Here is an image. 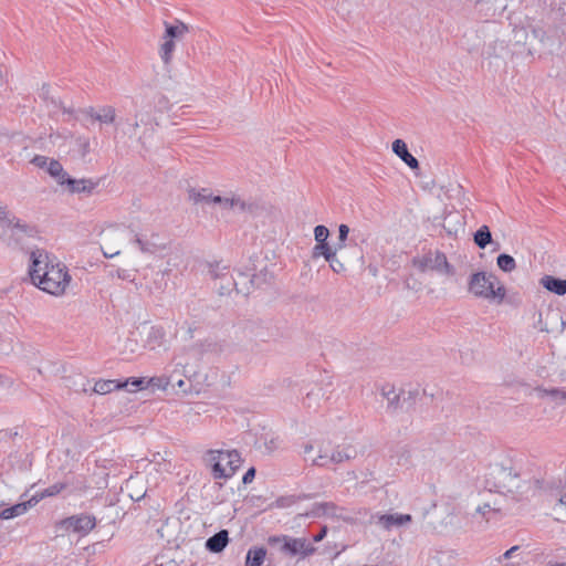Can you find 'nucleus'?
<instances>
[{"label":"nucleus","mask_w":566,"mask_h":566,"mask_svg":"<svg viewBox=\"0 0 566 566\" xmlns=\"http://www.w3.org/2000/svg\"><path fill=\"white\" fill-rule=\"evenodd\" d=\"M228 542H229L228 531L222 530L207 539L206 548L212 553H220L226 548V546L228 545Z\"/></svg>","instance_id":"6ab92c4d"},{"label":"nucleus","mask_w":566,"mask_h":566,"mask_svg":"<svg viewBox=\"0 0 566 566\" xmlns=\"http://www.w3.org/2000/svg\"><path fill=\"white\" fill-rule=\"evenodd\" d=\"M95 525L96 518L90 514L72 515L57 523L60 530L76 533L82 536L88 534Z\"/></svg>","instance_id":"6e6552de"},{"label":"nucleus","mask_w":566,"mask_h":566,"mask_svg":"<svg viewBox=\"0 0 566 566\" xmlns=\"http://www.w3.org/2000/svg\"><path fill=\"white\" fill-rule=\"evenodd\" d=\"M518 547L517 546H513L511 547L510 549H507L505 553H504V558H510L512 556V554L517 551Z\"/></svg>","instance_id":"864d4df0"},{"label":"nucleus","mask_w":566,"mask_h":566,"mask_svg":"<svg viewBox=\"0 0 566 566\" xmlns=\"http://www.w3.org/2000/svg\"><path fill=\"white\" fill-rule=\"evenodd\" d=\"M128 231L126 229H109L103 234L102 251L105 258H114L120 253L119 247L126 239Z\"/></svg>","instance_id":"9d476101"},{"label":"nucleus","mask_w":566,"mask_h":566,"mask_svg":"<svg viewBox=\"0 0 566 566\" xmlns=\"http://www.w3.org/2000/svg\"><path fill=\"white\" fill-rule=\"evenodd\" d=\"M324 396V390L319 385H312L307 388L302 403L305 408L315 410L319 407Z\"/></svg>","instance_id":"f3484780"},{"label":"nucleus","mask_w":566,"mask_h":566,"mask_svg":"<svg viewBox=\"0 0 566 566\" xmlns=\"http://www.w3.org/2000/svg\"><path fill=\"white\" fill-rule=\"evenodd\" d=\"M133 243L145 254H156L168 248L167 242L159 233L155 232L150 234H134Z\"/></svg>","instance_id":"1a4fd4ad"},{"label":"nucleus","mask_w":566,"mask_h":566,"mask_svg":"<svg viewBox=\"0 0 566 566\" xmlns=\"http://www.w3.org/2000/svg\"><path fill=\"white\" fill-rule=\"evenodd\" d=\"M49 160H50V158L46 157V156L36 155V156L33 157L31 163L34 166H36L38 168L46 169L48 170Z\"/></svg>","instance_id":"c03bdc74"},{"label":"nucleus","mask_w":566,"mask_h":566,"mask_svg":"<svg viewBox=\"0 0 566 566\" xmlns=\"http://www.w3.org/2000/svg\"><path fill=\"white\" fill-rule=\"evenodd\" d=\"M39 502L38 496L31 497L29 501L14 504L0 512V518L10 520L25 514L31 507Z\"/></svg>","instance_id":"4468645a"},{"label":"nucleus","mask_w":566,"mask_h":566,"mask_svg":"<svg viewBox=\"0 0 566 566\" xmlns=\"http://www.w3.org/2000/svg\"><path fill=\"white\" fill-rule=\"evenodd\" d=\"M549 566H566L565 563H554V564H549Z\"/></svg>","instance_id":"13d9d810"},{"label":"nucleus","mask_w":566,"mask_h":566,"mask_svg":"<svg viewBox=\"0 0 566 566\" xmlns=\"http://www.w3.org/2000/svg\"><path fill=\"white\" fill-rule=\"evenodd\" d=\"M48 174L56 179L59 185H65L66 179H69V175L64 171L63 166L60 161L50 158L48 166Z\"/></svg>","instance_id":"bb28decb"},{"label":"nucleus","mask_w":566,"mask_h":566,"mask_svg":"<svg viewBox=\"0 0 566 566\" xmlns=\"http://www.w3.org/2000/svg\"><path fill=\"white\" fill-rule=\"evenodd\" d=\"M15 347V338L10 333H0V356H9Z\"/></svg>","instance_id":"7c9ffc66"},{"label":"nucleus","mask_w":566,"mask_h":566,"mask_svg":"<svg viewBox=\"0 0 566 566\" xmlns=\"http://www.w3.org/2000/svg\"><path fill=\"white\" fill-rule=\"evenodd\" d=\"M86 114H87L88 116H91L92 118H94V119H95V115H96L97 113H95V112H94V109L91 107V108H88V109L86 111Z\"/></svg>","instance_id":"6e6d98bb"},{"label":"nucleus","mask_w":566,"mask_h":566,"mask_svg":"<svg viewBox=\"0 0 566 566\" xmlns=\"http://www.w3.org/2000/svg\"><path fill=\"white\" fill-rule=\"evenodd\" d=\"M392 151L411 169L419 168V161L413 157L402 139H396L392 143Z\"/></svg>","instance_id":"2eb2a0df"},{"label":"nucleus","mask_w":566,"mask_h":566,"mask_svg":"<svg viewBox=\"0 0 566 566\" xmlns=\"http://www.w3.org/2000/svg\"><path fill=\"white\" fill-rule=\"evenodd\" d=\"M6 217H7V210H6V207L0 206V220L6 219Z\"/></svg>","instance_id":"5fc2aeb1"},{"label":"nucleus","mask_w":566,"mask_h":566,"mask_svg":"<svg viewBox=\"0 0 566 566\" xmlns=\"http://www.w3.org/2000/svg\"><path fill=\"white\" fill-rule=\"evenodd\" d=\"M496 264L505 273H511L516 269L514 258L506 253H502L496 258Z\"/></svg>","instance_id":"f704fd0d"},{"label":"nucleus","mask_w":566,"mask_h":566,"mask_svg":"<svg viewBox=\"0 0 566 566\" xmlns=\"http://www.w3.org/2000/svg\"><path fill=\"white\" fill-rule=\"evenodd\" d=\"M273 548H276L279 552L282 553V544H277L276 546H272Z\"/></svg>","instance_id":"bf43d9fd"},{"label":"nucleus","mask_w":566,"mask_h":566,"mask_svg":"<svg viewBox=\"0 0 566 566\" xmlns=\"http://www.w3.org/2000/svg\"><path fill=\"white\" fill-rule=\"evenodd\" d=\"M338 507L333 502H322V503H315L311 511L306 513L307 516H338L337 514Z\"/></svg>","instance_id":"4be33fe9"},{"label":"nucleus","mask_w":566,"mask_h":566,"mask_svg":"<svg viewBox=\"0 0 566 566\" xmlns=\"http://www.w3.org/2000/svg\"><path fill=\"white\" fill-rule=\"evenodd\" d=\"M337 253H334L332 258L327 260L333 272L339 274L345 272V264L337 258Z\"/></svg>","instance_id":"a19ab883"},{"label":"nucleus","mask_w":566,"mask_h":566,"mask_svg":"<svg viewBox=\"0 0 566 566\" xmlns=\"http://www.w3.org/2000/svg\"><path fill=\"white\" fill-rule=\"evenodd\" d=\"M128 386V381L120 382L115 379H99L95 382L93 387V392L98 395H106L112 392L115 389L126 388Z\"/></svg>","instance_id":"5701e85b"},{"label":"nucleus","mask_w":566,"mask_h":566,"mask_svg":"<svg viewBox=\"0 0 566 566\" xmlns=\"http://www.w3.org/2000/svg\"><path fill=\"white\" fill-rule=\"evenodd\" d=\"M542 285L557 295L566 294V280L558 279L552 275H545L541 280Z\"/></svg>","instance_id":"a878e982"},{"label":"nucleus","mask_w":566,"mask_h":566,"mask_svg":"<svg viewBox=\"0 0 566 566\" xmlns=\"http://www.w3.org/2000/svg\"><path fill=\"white\" fill-rule=\"evenodd\" d=\"M15 227H17V228H20V229H22V230L24 229V226H21L19 222H18V223H15Z\"/></svg>","instance_id":"052dcab7"},{"label":"nucleus","mask_w":566,"mask_h":566,"mask_svg":"<svg viewBox=\"0 0 566 566\" xmlns=\"http://www.w3.org/2000/svg\"><path fill=\"white\" fill-rule=\"evenodd\" d=\"M67 482H57L44 489L38 496L39 501L44 497L55 496L67 488Z\"/></svg>","instance_id":"c9c22d12"},{"label":"nucleus","mask_w":566,"mask_h":566,"mask_svg":"<svg viewBox=\"0 0 566 566\" xmlns=\"http://www.w3.org/2000/svg\"><path fill=\"white\" fill-rule=\"evenodd\" d=\"M282 439L279 436H275L273 433H268L264 436V451L269 454L273 453L276 450H280L282 447Z\"/></svg>","instance_id":"72a5a7b5"},{"label":"nucleus","mask_w":566,"mask_h":566,"mask_svg":"<svg viewBox=\"0 0 566 566\" xmlns=\"http://www.w3.org/2000/svg\"><path fill=\"white\" fill-rule=\"evenodd\" d=\"M532 35L539 42H543L546 36V32L542 28H533Z\"/></svg>","instance_id":"09e8293b"},{"label":"nucleus","mask_w":566,"mask_h":566,"mask_svg":"<svg viewBox=\"0 0 566 566\" xmlns=\"http://www.w3.org/2000/svg\"><path fill=\"white\" fill-rule=\"evenodd\" d=\"M213 195L207 188L190 189L189 199L195 203H212Z\"/></svg>","instance_id":"c756f323"},{"label":"nucleus","mask_w":566,"mask_h":566,"mask_svg":"<svg viewBox=\"0 0 566 566\" xmlns=\"http://www.w3.org/2000/svg\"><path fill=\"white\" fill-rule=\"evenodd\" d=\"M421 271L434 270L448 275L454 273V268L448 262V259L443 252L436 251L423 256L418 264Z\"/></svg>","instance_id":"9b49d317"},{"label":"nucleus","mask_w":566,"mask_h":566,"mask_svg":"<svg viewBox=\"0 0 566 566\" xmlns=\"http://www.w3.org/2000/svg\"><path fill=\"white\" fill-rule=\"evenodd\" d=\"M538 396L543 399H547L556 406H565L566 405V390L558 388H539L537 389Z\"/></svg>","instance_id":"b1692460"},{"label":"nucleus","mask_w":566,"mask_h":566,"mask_svg":"<svg viewBox=\"0 0 566 566\" xmlns=\"http://www.w3.org/2000/svg\"><path fill=\"white\" fill-rule=\"evenodd\" d=\"M51 86L49 84H43L39 90V97L43 99L48 105H51L54 109H62L64 113H72V109L63 106L62 102L55 98L52 94Z\"/></svg>","instance_id":"393cba45"},{"label":"nucleus","mask_w":566,"mask_h":566,"mask_svg":"<svg viewBox=\"0 0 566 566\" xmlns=\"http://www.w3.org/2000/svg\"><path fill=\"white\" fill-rule=\"evenodd\" d=\"M176 385L178 386V388H180L184 392H187V388L185 387L186 386V382L184 379H178L176 381Z\"/></svg>","instance_id":"603ef678"},{"label":"nucleus","mask_w":566,"mask_h":566,"mask_svg":"<svg viewBox=\"0 0 566 566\" xmlns=\"http://www.w3.org/2000/svg\"><path fill=\"white\" fill-rule=\"evenodd\" d=\"M175 360L174 369L169 375L148 378L146 387L166 390L168 386L175 380V375H182L188 379H191L197 375V370L190 368L188 361L182 359V357L178 356L175 358Z\"/></svg>","instance_id":"0eeeda50"},{"label":"nucleus","mask_w":566,"mask_h":566,"mask_svg":"<svg viewBox=\"0 0 566 566\" xmlns=\"http://www.w3.org/2000/svg\"><path fill=\"white\" fill-rule=\"evenodd\" d=\"M492 241V235L490 232V229L488 226H482L475 233H474V242L475 244L484 249L489 243Z\"/></svg>","instance_id":"473e14b6"},{"label":"nucleus","mask_w":566,"mask_h":566,"mask_svg":"<svg viewBox=\"0 0 566 566\" xmlns=\"http://www.w3.org/2000/svg\"><path fill=\"white\" fill-rule=\"evenodd\" d=\"M212 203L220 205L224 209L230 210H240L243 211L245 209V203L241 201L239 198H228V197H221V196H213Z\"/></svg>","instance_id":"cd10ccee"},{"label":"nucleus","mask_w":566,"mask_h":566,"mask_svg":"<svg viewBox=\"0 0 566 566\" xmlns=\"http://www.w3.org/2000/svg\"><path fill=\"white\" fill-rule=\"evenodd\" d=\"M411 452L408 447H402L398 455V464L405 465L410 462Z\"/></svg>","instance_id":"37998d69"},{"label":"nucleus","mask_w":566,"mask_h":566,"mask_svg":"<svg viewBox=\"0 0 566 566\" xmlns=\"http://www.w3.org/2000/svg\"><path fill=\"white\" fill-rule=\"evenodd\" d=\"M468 291L479 298L495 301L501 304L505 296V286L494 273L479 271L472 273L468 281Z\"/></svg>","instance_id":"7ed1b4c3"},{"label":"nucleus","mask_w":566,"mask_h":566,"mask_svg":"<svg viewBox=\"0 0 566 566\" xmlns=\"http://www.w3.org/2000/svg\"><path fill=\"white\" fill-rule=\"evenodd\" d=\"M29 275L36 287L54 296L63 295L72 280L67 268L43 249L31 251Z\"/></svg>","instance_id":"f03ea898"},{"label":"nucleus","mask_w":566,"mask_h":566,"mask_svg":"<svg viewBox=\"0 0 566 566\" xmlns=\"http://www.w3.org/2000/svg\"><path fill=\"white\" fill-rule=\"evenodd\" d=\"M254 476H255V469L250 468L243 475L242 482L244 484L251 483L253 481Z\"/></svg>","instance_id":"8fccbe9b"},{"label":"nucleus","mask_w":566,"mask_h":566,"mask_svg":"<svg viewBox=\"0 0 566 566\" xmlns=\"http://www.w3.org/2000/svg\"><path fill=\"white\" fill-rule=\"evenodd\" d=\"M268 543L270 546L282 544V553L291 557L297 555L305 557L315 552V547L305 538H293L287 535L271 536Z\"/></svg>","instance_id":"423d86ee"},{"label":"nucleus","mask_w":566,"mask_h":566,"mask_svg":"<svg viewBox=\"0 0 566 566\" xmlns=\"http://www.w3.org/2000/svg\"><path fill=\"white\" fill-rule=\"evenodd\" d=\"M337 251L336 247L332 248L328 242H316V245L313 248V258L324 256L327 261Z\"/></svg>","instance_id":"2f4dec72"},{"label":"nucleus","mask_w":566,"mask_h":566,"mask_svg":"<svg viewBox=\"0 0 566 566\" xmlns=\"http://www.w3.org/2000/svg\"><path fill=\"white\" fill-rule=\"evenodd\" d=\"M176 49V41L168 39L164 35L160 38L158 54L164 65H170Z\"/></svg>","instance_id":"412c9836"},{"label":"nucleus","mask_w":566,"mask_h":566,"mask_svg":"<svg viewBox=\"0 0 566 566\" xmlns=\"http://www.w3.org/2000/svg\"><path fill=\"white\" fill-rule=\"evenodd\" d=\"M326 534H327V527L323 526L321 528V531L316 535H314L313 541L316 543L321 542L326 536Z\"/></svg>","instance_id":"3c124183"},{"label":"nucleus","mask_w":566,"mask_h":566,"mask_svg":"<svg viewBox=\"0 0 566 566\" xmlns=\"http://www.w3.org/2000/svg\"><path fill=\"white\" fill-rule=\"evenodd\" d=\"M382 395L388 399L389 403H394L398 400L399 396L396 394L394 389H389L388 391L382 390Z\"/></svg>","instance_id":"de8ad7c7"},{"label":"nucleus","mask_w":566,"mask_h":566,"mask_svg":"<svg viewBox=\"0 0 566 566\" xmlns=\"http://www.w3.org/2000/svg\"><path fill=\"white\" fill-rule=\"evenodd\" d=\"M329 231L325 226H316L314 228V238L316 242H327Z\"/></svg>","instance_id":"ea45409f"},{"label":"nucleus","mask_w":566,"mask_h":566,"mask_svg":"<svg viewBox=\"0 0 566 566\" xmlns=\"http://www.w3.org/2000/svg\"><path fill=\"white\" fill-rule=\"evenodd\" d=\"M235 280H237L238 282L242 283V284L247 283L250 290H251V287H252V286H253V284H254V279H251L249 275H247V274H244V273H242V272H240V273L238 274V279H235Z\"/></svg>","instance_id":"49530a36"},{"label":"nucleus","mask_w":566,"mask_h":566,"mask_svg":"<svg viewBox=\"0 0 566 566\" xmlns=\"http://www.w3.org/2000/svg\"><path fill=\"white\" fill-rule=\"evenodd\" d=\"M412 520L410 514H384L378 518V523L387 530L392 526H401L409 523Z\"/></svg>","instance_id":"aec40b11"},{"label":"nucleus","mask_w":566,"mask_h":566,"mask_svg":"<svg viewBox=\"0 0 566 566\" xmlns=\"http://www.w3.org/2000/svg\"><path fill=\"white\" fill-rule=\"evenodd\" d=\"M126 381H128V385H132L136 389H144L146 387L147 378L140 377V378H129Z\"/></svg>","instance_id":"a18cd8bd"},{"label":"nucleus","mask_w":566,"mask_h":566,"mask_svg":"<svg viewBox=\"0 0 566 566\" xmlns=\"http://www.w3.org/2000/svg\"><path fill=\"white\" fill-rule=\"evenodd\" d=\"M206 462L213 479H230L240 468L241 457L237 450H209Z\"/></svg>","instance_id":"20e7f679"},{"label":"nucleus","mask_w":566,"mask_h":566,"mask_svg":"<svg viewBox=\"0 0 566 566\" xmlns=\"http://www.w3.org/2000/svg\"><path fill=\"white\" fill-rule=\"evenodd\" d=\"M164 27L165 32L163 35L176 42L182 40L184 36L189 32V27L180 20H176L174 23L165 21Z\"/></svg>","instance_id":"dca6fc26"},{"label":"nucleus","mask_w":566,"mask_h":566,"mask_svg":"<svg viewBox=\"0 0 566 566\" xmlns=\"http://www.w3.org/2000/svg\"><path fill=\"white\" fill-rule=\"evenodd\" d=\"M359 451L353 443L338 444L331 452V459L333 463L339 464L345 461L354 460L358 457Z\"/></svg>","instance_id":"ddd939ff"},{"label":"nucleus","mask_w":566,"mask_h":566,"mask_svg":"<svg viewBox=\"0 0 566 566\" xmlns=\"http://www.w3.org/2000/svg\"><path fill=\"white\" fill-rule=\"evenodd\" d=\"M348 233H349V228L347 224H340L338 227V242L335 245L336 250H343L346 247L345 241L348 238Z\"/></svg>","instance_id":"4c0bfd02"},{"label":"nucleus","mask_w":566,"mask_h":566,"mask_svg":"<svg viewBox=\"0 0 566 566\" xmlns=\"http://www.w3.org/2000/svg\"><path fill=\"white\" fill-rule=\"evenodd\" d=\"M496 511H499V509H497V507H495V505H492L490 502H485V503H483V504H480V505H478V506H476V509H475V513H476V514H481V515H482L483 517H485L486 520H488V517H486V514H488V513H490V512H496Z\"/></svg>","instance_id":"79ce46f5"},{"label":"nucleus","mask_w":566,"mask_h":566,"mask_svg":"<svg viewBox=\"0 0 566 566\" xmlns=\"http://www.w3.org/2000/svg\"><path fill=\"white\" fill-rule=\"evenodd\" d=\"M315 447L312 443H306L304 446V459L305 461H310L312 465L316 467H327L329 463H333L331 459L332 450L324 444H319L317 447V454H312Z\"/></svg>","instance_id":"f8f14e48"},{"label":"nucleus","mask_w":566,"mask_h":566,"mask_svg":"<svg viewBox=\"0 0 566 566\" xmlns=\"http://www.w3.org/2000/svg\"><path fill=\"white\" fill-rule=\"evenodd\" d=\"M486 485L515 501L537 499L555 521H566V478L536 476L521 462L505 459L490 465Z\"/></svg>","instance_id":"f257e3e1"},{"label":"nucleus","mask_w":566,"mask_h":566,"mask_svg":"<svg viewBox=\"0 0 566 566\" xmlns=\"http://www.w3.org/2000/svg\"><path fill=\"white\" fill-rule=\"evenodd\" d=\"M115 108L112 106H105L101 109V113L95 115V119L101 123L111 124L115 120Z\"/></svg>","instance_id":"e433bc0d"},{"label":"nucleus","mask_w":566,"mask_h":566,"mask_svg":"<svg viewBox=\"0 0 566 566\" xmlns=\"http://www.w3.org/2000/svg\"><path fill=\"white\" fill-rule=\"evenodd\" d=\"M520 33H521V34H523V35H525V34H526L525 29H523V28H522V29H520V30H517V31H516V34H520Z\"/></svg>","instance_id":"4d7b16f0"},{"label":"nucleus","mask_w":566,"mask_h":566,"mask_svg":"<svg viewBox=\"0 0 566 566\" xmlns=\"http://www.w3.org/2000/svg\"><path fill=\"white\" fill-rule=\"evenodd\" d=\"M75 147L82 158L90 153V142L86 137H77L75 139Z\"/></svg>","instance_id":"58836bf2"},{"label":"nucleus","mask_w":566,"mask_h":566,"mask_svg":"<svg viewBox=\"0 0 566 566\" xmlns=\"http://www.w3.org/2000/svg\"><path fill=\"white\" fill-rule=\"evenodd\" d=\"M65 185L69 186V190L72 193H92V191L96 188L97 182L92 179H66Z\"/></svg>","instance_id":"a211bd4d"},{"label":"nucleus","mask_w":566,"mask_h":566,"mask_svg":"<svg viewBox=\"0 0 566 566\" xmlns=\"http://www.w3.org/2000/svg\"><path fill=\"white\" fill-rule=\"evenodd\" d=\"M566 326V322L562 321V327L564 328Z\"/></svg>","instance_id":"680f3d73"},{"label":"nucleus","mask_w":566,"mask_h":566,"mask_svg":"<svg viewBox=\"0 0 566 566\" xmlns=\"http://www.w3.org/2000/svg\"><path fill=\"white\" fill-rule=\"evenodd\" d=\"M266 556L263 547H253L248 551L245 566H262Z\"/></svg>","instance_id":"c85d7f7f"},{"label":"nucleus","mask_w":566,"mask_h":566,"mask_svg":"<svg viewBox=\"0 0 566 566\" xmlns=\"http://www.w3.org/2000/svg\"><path fill=\"white\" fill-rule=\"evenodd\" d=\"M208 275L216 282L214 286L220 295L230 294L233 290L243 295L250 293L248 284L238 282L230 273L229 268L220 262L209 264Z\"/></svg>","instance_id":"39448f33"}]
</instances>
